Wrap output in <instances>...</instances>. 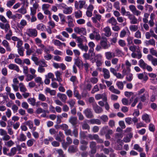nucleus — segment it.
Here are the masks:
<instances>
[{
  "instance_id": "obj_58",
  "label": "nucleus",
  "mask_w": 157,
  "mask_h": 157,
  "mask_svg": "<svg viewBox=\"0 0 157 157\" xmlns=\"http://www.w3.org/2000/svg\"><path fill=\"white\" fill-rule=\"evenodd\" d=\"M24 124L25 125L28 126L30 129L33 127V121L31 120L25 122Z\"/></svg>"
},
{
  "instance_id": "obj_38",
  "label": "nucleus",
  "mask_w": 157,
  "mask_h": 157,
  "mask_svg": "<svg viewBox=\"0 0 157 157\" xmlns=\"http://www.w3.org/2000/svg\"><path fill=\"white\" fill-rule=\"evenodd\" d=\"M36 28L38 30L43 31L45 30V26L43 24L40 23L37 25Z\"/></svg>"
},
{
  "instance_id": "obj_29",
  "label": "nucleus",
  "mask_w": 157,
  "mask_h": 157,
  "mask_svg": "<svg viewBox=\"0 0 157 157\" xmlns=\"http://www.w3.org/2000/svg\"><path fill=\"white\" fill-rule=\"evenodd\" d=\"M69 121L73 125H75L77 124V118L76 117H71L69 119Z\"/></svg>"
},
{
  "instance_id": "obj_8",
  "label": "nucleus",
  "mask_w": 157,
  "mask_h": 157,
  "mask_svg": "<svg viewBox=\"0 0 157 157\" xmlns=\"http://www.w3.org/2000/svg\"><path fill=\"white\" fill-rule=\"evenodd\" d=\"M100 44L101 47L104 49H108L109 47L107 44V40L106 38H104L101 40Z\"/></svg>"
},
{
  "instance_id": "obj_16",
  "label": "nucleus",
  "mask_w": 157,
  "mask_h": 157,
  "mask_svg": "<svg viewBox=\"0 0 157 157\" xmlns=\"http://www.w3.org/2000/svg\"><path fill=\"white\" fill-rule=\"evenodd\" d=\"M57 96L63 102H65L67 99L66 95L64 94L58 93Z\"/></svg>"
},
{
  "instance_id": "obj_28",
  "label": "nucleus",
  "mask_w": 157,
  "mask_h": 157,
  "mask_svg": "<svg viewBox=\"0 0 157 157\" xmlns=\"http://www.w3.org/2000/svg\"><path fill=\"white\" fill-rule=\"evenodd\" d=\"M78 47L80 48L82 51H84L85 52H87L88 49V47L86 45H83L82 44H78Z\"/></svg>"
},
{
  "instance_id": "obj_24",
  "label": "nucleus",
  "mask_w": 157,
  "mask_h": 157,
  "mask_svg": "<svg viewBox=\"0 0 157 157\" xmlns=\"http://www.w3.org/2000/svg\"><path fill=\"white\" fill-rule=\"evenodd\" d=\"M48 93H49L51 95H55L56 94L55 90H51L50 88L46 87L45 90V94L47 95Z\"/></svg>"
},
{
  "instance_id": "obj_25",
  "label": "nucleus",
  "mask_w": 157,
  "mask_h": 157,
  "mask_svg": "<svg viewBox=\"0 0 157 157\" xmlns=\"http://www.w3.org/2000/svg\"><path fill=\"white\" fill-rule=\"evenodd\" d=\"M27 22L26 20L24 19H21L19 24V27L21 29H23L27 25Z\"/></svg>"
},
{
  "instance_id": "obj_15",
  "label": "nucleus",
  "mask_w": 157,
  "mask_h": 157,
  "mask_svg": "<svg viewBox=\"0 0 157 157\" xmlns=\"http://www.w3.org/2000/svg\"><path fill=\"white\" fill-rule=\"evenodd\" d=\"M8 67L10 70H13L16 71L17 72L20 71L19 67L17 65L13 63H11L8 65Z\"/></svg>"
},
{
  "instance_id": "obj_31",
  "label": "nucleus",
  "mask_w": 157,
  "mask_h": 157,
  "mask_svg": "<svg viewBox=\"0 0 157 157\" xmlns=\"http://www.w3.org/2000/svg\"><path fill=\"white\" fill-rule=\"evenodd\" d=\"M78 150L77 146L71 145L70 146L68 149V151L70 153H74Z\"/></svg>"
},
{
  "instance_id": "obj_21",
  "label": "nucleus",
  "mask_w": 157,
  "mask_h": 157,
  "mask_svg": "<svg viewBox=\"0 0 157 157\" xmlns=\"http://www.w3.org/2000/svg\"><path fill=\"white\" fill-rule=\"evenodd\" d=\"M138 78L140 80H143L144 81H146L148 79L147 76L145 75L144 73H140L137 74Z\"/></svg>"
},
{
  "instance_id": "obj_64",
  "label": "nucleus",
  "mask_w": 157,
  "mask_h": 157,
  "mask_svg": "<svg viewBox=\"0 0 157 157\" xmlns=\"http://www.w3.org/2000/svg\"><path fill=\"white\" fill-rule=\"evenodd\" d=\"M17 12L21 13L22 14H24L26 13L27 11L25 8L24 7H22L19 9L17 11Z\"/></svg>"
},
{
  "instance_id": "obj_27",
  "label": "nucleus",
  "mask_w": 157,
  "mask_h": 157,
  "mask_svg": "<svg viewBox=\"0 0 157 157\" xmlns=\"http://www.w3.org/2000/svg\"><path fill=\"white\" fill-rule=\"evenodd\" d=\"M107 22L111 24L112 25H115L117 24V20L113 17L108 19Z\"/></svg>"
},
{
  "instance_id": "obj_6",
  "label": "nucleus",
  "mask_w": 157,
  "mask_h": 157,
  "mask_svg": "<svg viewBox=\"0 0 157 157\" xmlns=\"http://www.w3.org/2000/svg\"><path fill=\"white\" fill-rule=\"evenodd\" d=\"M74 31L75 32L79 34L85 35L86 34V28L82 27H75L74 28Z\"/></svg>"
},
{
  "instance_id": "obj_5",
  "label": "nucleus",
  "mask_w": 157,
  "mask_h": 157,
  "mask_svg": "<svg viewBox=\"0 0 157 157\" xmlns=\"http://www.w3.org/2000/svg\"><path fill=\"white\" fill-rule=\"evenodd\" d=\"M129 8L135 15L139 16L140 15L141 12L137 10L134 5H130L129 6Z\"/></svg>"
},
{
  "instance_id": "obj_26",
  "label": "nucleus",
  "mask_w": 157,
  "mask_h": 157,
  "mask_svg": "<svg viewBox=\"0 0 157 157\" xmlns=\"http://www.w3.org/2000/svg\"><path fill=\"white\" fill-rule=\"evenodd\" d=\"M64 137L63 134L60 132H59L58 134L56 136L55 139L56 140L61 142L62 140V139Z\"/></svg>"
},
{
  "instance_id": "obj_53",
  "label": "nucleus",
  "mask_w": 157,
  "mask_h": 157,
  "mask_svg": "<svg viewBox=\"0 0 157 157\" xmlns=\"http://www.w3.org/2000/svg\"><path fill=\"white\" fill-rule=\"evenodd\" d=\"M145 43L147 45H155V42L154 39H151L148 40H146Z\"/></svg>"
},
{
  "instance_id": "obj_22",
  "label": "nucleus",
  "mask_w": 157,
  "mask_h": 157,
  "mask_svg": "<svg viewBox=\"0 0 157 157\" xmlns=\"http://www.w3.org/2000/svg\"><path fill=\"white\" fill-rule=\"evenodd\" d=\"M105 54L106 59L108 60H110L112 58L115 56V55L114 53L111 52H105Z\"/></svg>"
},
{
  "instance_id": "obj_13",
  "label": "nucleus",
  "mask_w": 157,
  "mask_h": 157,
  "mask_svg": "<svg viewBox=\"0 0 157 157\" xmlns=\"http://www.w3.org/2000/svg\"><path fill=\"white\" fill-rule=\"evenodd\" d=\"M147 58L149 61L151 62L152 64L154 66H156L157 65V59L154 58L150 55L147 56Z\"/></svg>"
},
{
  "instance_id": "obj_60",
  "label": "nucleus",
  "mask_w": 157,
  "mask_h": 157,
  "mask_svg": "<svg viewBox=\"0 0 157 157\" xmlns=\"http://www.w3.org/2000/svg\"><path fill=\"white\" fill-rule=\"evenodd\" d=\"M35 81L38 83L39 85L43 83L41 78L40 77H37L35 78Z\"/></svg>"
},
{
  "instance_id": "obj_12",
  "label": "nucleus",
  "mask_w": 157,
  "mask_h": 157,
  "mask_svg": "<svg viewBox=\"0 0 157 157\" xmlns=\"http://www.w3.org/2000/svg\"><path fill=\"white\" fill-rule=\"evenodd\" d=\"M6 23L5 24H4L0 22V27L1 29L4 30L6 33H7L9 30H10V27L8 22Z\"/></svg>"
},
{
  "instance_id": "obj_48",
  "label": "nucleus",
  "mask_w": 157,
  "mask_h": 157,
  "mask_svg": "<svg viewBox=\"0 0 157 157\" xmlns=\"http://www.w3.org/2000/svg\"><path fill=\"white\" fill-rule=\"evenodd\" d=\"M139 48V47L138 46H136L134 44H133L132 45H131L129 47V49L133 52H135L136 49H138Z\"/></svg>"
},
{
  "instance_id": "obj_23",
  "label": "nucleus",
  "mask_w": 157,
  "mask_h": 157,
  "mask_svg": "<svg viewBox=\"0 0 157 157\" xmlns=\"http://www.w3.org/2000/svg\"><path fill=\"white\" fill-rule=\"evenodd\" d=\"M55 73L57 80L59 82H61L62 81L61 77L62 73L59 71H57L55 72Z\"/></svg>"
},
{
  "instance_id": "obj_47",
  "label": "nucleus",
  "mask_w": 157,
  "mask_h": 157,
  "mask_svg": "<svg viewBox=\"0 0 157 157\" xmlns=\"http://www.w3.org/2000/svg\"><path fill=\"white\" fill-rule=\"evenodd\" d=\"M17 151V148L16 147H13L11 149L10 152L9 153L8 155L10 156L16 154Z\"/></svg>"
},
{
  "instance_id": "obj_61",
  "label": "nucleus",
  "mask_w": 157,
  "mask_h": 157,
  "mask_svg": "<svg viewBox=\"0 0 157 157\" xmlns=\"http://www.w3.org/2000/svg\"><path fill=\"white\" fill-rule=\"evenodd\" d=\"M14 144V142L12 140H10L5 142V144L6 146L10 147Z\"/></svg>"
},
{
  "instance_id": "obj_37",
  "label": "nucleus",
  "mask_w": 157,
  "mask_h": 157,
  "mask_svg": "<svg viewBox=\"0 0 157 157\" xmlns=\"http://www.w3.org/2000/svg\"><path fill=\"white\" fill-rule=\"evenodd\" d=\"M20 91L21 92H25L27 91V89L22 83H20L19 84Z\"/></svg>"
},
{
  "instance_id": "obj_50",
  "label": "nucleus",
  "mask_w": 157,
  "mask_h": 157,
  "mask_svg": "<svg viewBox=\"0 0 157 157\" xmlns=\"http://www.w3.org/2000/svg\"><path fill=\"white\" fill-rule=\"evenodd\" d=\"M16 0H8L6 3V6L8 7H11L15 3Z\"/></svg>"
},
{
  "instance_id": "obj_59",
  "label": "nucleus",
  "mask_w": 157,
  "mask_h": 157,
  "mask_svg": "<svg viewBox=\"0 0 157 157\" xmlns=\"http://www.w3.org/2000/svg\"><path fill=\"white\" fill-rule=\"evenodd\" d=\"M129 137L127 136L124 138V141L125 143L130 141L131 138L132 137V134L131 133L128 134Z\"/></svg>"
},
{
  "instance_id": "obj_2",
  "label": "nucleus",
  "mask_w": 157,
  "mask_h": 157,
  "mask_svg": "<svg viewBox=\"0 0 157 157\" xmlns=\"http://www.w3.org/2000/svg\"><path fill=\"white\" fill-rule=\"evenodd\" d=\"M25 33L29 37H35L37 36L38 32L35 29L29 28Z\"/></svg>"
},
{
  "instance_id": "obj_51",
  "label": "nucleus",
  "mask_w": 157,
  "mask_h": 157,
  "mask_svg": "<svg viewBox=\"0 0 157 157\" xmlns=\"http://www.w3.org/2000/svg\"><path fill=\"white\" fill-rule=\"evenodd\" d=\"M113 34L114 35V37L110 39V41L111 43H115L117 41L118 34L117 33H115Z\"/></svg>"
},
{
  "instance_id": "obj_36",
  "label": "nucleus",
  "mask_w": 157,
  "mask_h": 157,
  "mask_svg": "<svg viewBox=\"0 0 157 157\" xmlns=\"http://www.w3.org/2000/svg\"><path fill=\"white\" fill-rule=\"evenodd\" d=\"M72 12V8L71 7L65 8L63 10V12L66 14H71Z\"/></svg>"
},
{
  "instance_id": "obj_43",
  "label": "nucleus",
  "mask_w": 157,
  "mask_h": 157,
  "mask_svg": "<svg viewBox=\"0 0 157 157\" xmlns=\"http://www.w3.org/2000/svg\"><path fill=\"white\" fill-rule=\"evenodd\" d=\"M90 122L93 124H96L100 125L101 123V122L98 119H91L90 121Z\"/></svg>"
},
{
  "instance_id": "obj_18",
  "label": "nucleus",
  "mask_w": 157,
  "mask_h": 157,
  "mask_svg": "<svg viewBox=\"0 0 157 157\" xmlns=\"http://www.w3.org/2000/svg\"><path fill=\"white\" fill-rule=\"evenodd\" d=\"M2 44L3 46L5 47L7 51L10 52L11 50V48L8 42L6 40H3Z\"/></svg>"
},
{
  "instance_id": "obj_19",
  "label": "nucleus",
  "mask_w": 157,
  "mask_h": 157,
  "mask_svg": "<svg viewBox=\"0 0 157 157\" xmlns=\"http://www.w3.org/2000/svg\"><path fill=\"white\" fill-rule=\"evenodd\" d=\"M92 56L91 54L90 55L87 53H85L83 55V57L85 60L89 59L92 63H94L95 62V60H93Z\"/></svg>"
},
{
  "instance_id": "obj_11",
  "label": "nucleus",
  "mask_w": 157,
  "mask_h": 157,
  "mask_svg": "<svg viewBox=\"0 0 157 157\" xmlns=\"http://www.w3.org/2000/svg\"><path fill=\"white\" fill-rule=\"evenodd\" d=\"M93 107L94 111L97 113H101L103 112L102 108L98 106L96 103H94Z\"/></svg>"
},
{
  "instance_id": "obj_45",
  "label": "nucleus",
  "mask_w": 157,
  "mask_h": 157,
  "mask_svg": "<svg viewBox=\"0 0 157 157\" xmlns=\"http://www.w3.org/2000/svg\"><path fill=\"white\" fill-rule=\"evenodd\" d=\"M36 99L34 98H30L27 100L28 102L32 105L34 106L36 104Z\"/></svg>"
},
{
  "instance_id": "obj_52",
  "label": "nucleus",
  "mask_w": 157,
  "mask_h": 157,
  "mask_svg": "<svg viewBox=\"0 0 157 157\" xmlns=\"http://www.w3.org/2000/svg\"><path fill=\"white\" fill-rule=\"evenodd\" d=\"M116 85L119 89L121 90L123 89L124 85L123 82L121 81H117L116 83Z\"/></svg>"
},
{
  "instance_id": "obj_9",
  "label": "nucleus",
  "mask_w": 157,
  "mask_h": 157,
  "mask_svg": "<svg viewBox=\"0 0 157 157\" xmlns=\"http://www.w3.org/2000/svg\"><path fill=\"white\" fill-rule=\"evenodd\" d=\"M103 31L104 32V35L107 37H110L112 35V32L110 28L107 26L103 29Z\"/></svg>"
},
{
  "instance_id": "obj_30",
  "label": "nucleus",
  "mask_w": 157,
  "mask_h": 157,
  "mask_svg": "<svg viewBox=\"0 0 157 157\" xmlns=\"http://www.w3.org/2000/svg\"><path fill=\"white\" fill-rule=\"evenodd\" d=\"M36 44L40 48L43 47L44 44L42 43V41L39 38H36L35 39Z\"/></svg>"
},
{
  "instance_id": "obj_44",
  "label": "nucleus",
  "mask_w": 157,
  "mask_h": 157,
  "mask_svg": "<svg viewBox=\"0 0 157 157\" xmlns=\"http://www.w3.org/2000/svg\"><path fill=\"white\" fill-rule=\"evenodd\" d=\"M74 94L75 97L78 99H80L81 98V96L79 94L78 91L76 88H74Z\"/></svg>"
},
{
  "instance_id": "obj_40",
  "label": "nucleus",
  "mask_w": 157,
  "mask_h": 157,
  "mask_svg": "<svg viewBox=\"0 0 157 157\" xmlns=\"http://www.w3.org/2000/svg\"><path fill=\"white\" fill-rule=\"evenodd\" d=\"M139 66L141 68L144 69L146 68L147 64L144 62L143 59H140L139 61Z\"/></svg>"
},
{
  "instance_id": "obj_20",
  "label": "nucleus",
  "mask_w": 157,
  "mask_h": 157,
  "mask_svg": "<svg viewBox=\"0 0 157 157\" xmlns=\"http://www.w3.org/2000/svg\"><path fill=\"white\" fill-rule=\"evenodd\" d=\"M102 71L103 73V76L105 79H108L110 78V73L108 69L104 68L103 69Z\"/></svg>"
},
{
  "instance_id": "obj_54",
  "label": "nucleus",
  "mask_w": 157,
  "mask_h": 157,
  "mask_svg": "<svg viewBox=\"0 0 157 157\" xmlns=\"http://www.w3.org/2000/svg\"><path fill=\"white\" fill-rule=\"evenodd\" d=\"M38 98L39 100L44 101L46 99L45 96L42 93H39L38 95Z\"/></svg>"
},
{
  "instance_id": "obj_4",
  "label": "nucleus",
  "mask_w": 157,
  "mask_h": 157,
  "mask_svg": "<svg viewBox=\"0 0 157 157\" xmlns=\"http://www.w3.org/2000/svg\"><path fill=\"white\" fill-rule=\"evenodd\" d=\"M86 1L84 0H79L78 2L75 1V6L77 10L81 9L83 8L86 4Z\"/></svg>"
},
{
  "instance_id": "obj_3",
  "label": "nucleus",
  "mask_w": 157,
  "mask_h": 157,
  "mask_svg": "<svg viewBox=\"0 0 157 157\" xmlns=\"http://www.w3.org/2000/svg\"><path fill=\"white\" fill-rule=\"evenodd\" d=\"M101 18V16L99 14H95V16L91 18L93 23L96 24V26L97 28H99L100 26V25L98 21H100Z\"/></svg>"
},
{
  "instance_id": "obj_10",
  "label": "nucleus",
  "mask_w": 157,
  "mask_h": 157,
  "mask_svg": "<svg viewBox=\"0 0 157 157\" xmlns=\"http://www.w3.org/2000/svg\"><path fill=\"white\" fill-rule=\"evenodd\" d=\"M95 98L97 100L102 99L103 101H107V97L105 94H98L95 95Z\"/></svg>"
},
{
  "instance_id": "obj_49",
  "label": "nucleus",
  "mask_w": 157,
  "mask_h": 157,
  "mask_svg": "<svg viewBox=\"0 0 157 157\" xmlns=\"http://www.w3.org/2000/svg\"><path fill=\"white\" fill-rule=\"evenodd\" d=\"M82 12L80 10L75 11V16L76 18H78L82 17Z\"/></svg>"
},
{
  "instance_id": "obj_17",
  "label": "nucleus",
  "mask_w": 157,
  "mask_h": 157,
  "mask_svg": "<svg viewBox=\"0 0 157 157\" xmlns=\"http://www.w3.org/2000/svg\"><path fill=\"white\" fill-rule=\"evenodd\" d=\"M26 139V136L23 132H21L17 138V140L19 142L25 141Z\"/></svg>"
},
{
  "instance_id": "obj_55",
  "label": "nucleus",
  "mask_w": 157,
  "mask_h": 157,
  "mask_svg": "<svg viewBox=\"0 0 157 157\" xmlns=\"http://www.w3.org/2000/svg\"><path fill=\"white\" fill-rule=\"evenodd\" d=\"M8 31V33L6 35L5 38L6 40H11V37L12 35V33L10 29Z\"/></svg>"
},
{
  "instance_id": "obj_63",
  "label": "nucleus",
  "mask_w": 157,
  "mask_h": 157,
  "mask_svg": "<svg viewBox=\"0 0 157 157\" xmlns=\"http://www.w3.org/2000/svg\"><path fill=\"white\" fill-rule=\"evenodd\" d=\"M100 119L104 122H106L108 120V116L105 115H103L100 117Z\"/></svg>"
},
{
  "instance_id": "obj_57",
  "label": "nucleus",
  "mask_w": 157,
  "mask_h": 157,
  "mask_svg": "<svg viewBox=\"0 0 157 157\" xmlns=\"http://www.w3.org/2000/svg\"><path fill=\"white\" fill-rule=\"evenodd\" d=\"M142 119L145 121L146 122H149L150 121V119L148 115L145 114L143 115L142 117Z\"/></svg>"
},
{
  "instance_id": "obj_42",
  "label": "nucleus",
  "mask_w": 157,
  "mask_h": 157,
  "mask_svg": "<svg viewBox=\"0 0 157 157\" xmlns=\"http://www.w3.org/2000/svg\"><path fill=\"white\" fill-rule=\"evenodd\" d=\"M35 141V140L34 139H30L27 141L26 142L27 145L29 147H31L33 145Z\"/></svg>"
},
{
  "instance_id": "obj_14",
  "label": "nucleus",
  "mask_w": 157,
  "mask_h": 157,
  "mask_svg": "<svg viewBox=\"0 0 157 157\" xmlns=\"http://www.w3.org/2000/svg\"><path fill=\"white\" fill-rule=\"evenodd\" d=\"M88 45L90 48V49L89 50V52L91 53L92 56H94V53L93 52L94 50V48L95 46V44L93 42L90 41L88 43Z\"/></svg>"
},
{
  "instance_id": "obj_34",
  "label": "nucleus",
  "mask_w": 157,
  "mask_h": 157,
  "mask_svg": "<svg viewBox=\"0 0 157 157\" xmlns=\"http://www.w3.org/2000/svg\"><path fill=\"white\" fill-rule=\"evenodd\" d=\"M67 103L69 104L71 108L75 106V100L73 99H70L67 101Z\"/></svg>"
},
{
  "instance_id": "obj_32",
  "label": "nucleus",
  "mask_w": 157,
  "mask_h": 157,
  "mask_svg": "<svg viewBox=\"0 0 157 157\" xmlns=\"http://www.w3.org/2000/svg\"><path fill=\"white\" fill-rule=\"evenodd\" d=\"M129 19L130 20V23L132 24H135L138 23L137 19L133 15H132V17H131L129 18Z\"/></svg>"
},
{
  "instance_id": "obj_39",
  "label": "nucleus",
  "mask_w": 157,
  "mask_h": 157,
  "mask_svg": "<svg viewBox=\"0 0 157 157\" xmlns=\"http://www.w3.org/2000/svg\"><path fill=\"white\" fill-rule=\"evenodd\" d=\"M36 113L37 114H39L42 113H49V111L48 110L44 109L41 107L38 108L36 110Z\"/></svg>"
},
{
  "instance_id": "obj_56",
  "label": "nucleus",
  "mask_w": 157,
  "mask_h": 157,
  "mask_svg": "<svg viewBox=\"0 0 157 157\" xmlns=\"http://www.w3.org/2000/svg\"><path fill=\"white\" fill-rule=\"evenodd\" d=\"M88 137L91 140H93L94 139L95 140H97L98 138V136L97 134H94L92 135L90 134L88 135Z\"/></svg>"
},
{
  "instance_id": "obj_41",
  "label": "nucleus",
  "mask_w": 157,
  "mask_h": 157,
  "mask_svg": "<svg viewBox=\"0 0 157 157\" xmlns=\"http://www.w3.org/2000/svg\"><path fill=\"white\" fill-rule=\"evenodd\" d=\"M129 29L131 31L135 32L138 30V26L133 25H131L129 26Z\"/></svg>"
},
{
  "instance_id": "obj_46",
  "label": "nucleus",
  "mask_w": 157,
  "mask_h": 157,
  "mask_svg": "<svg viewBox=\"0 0 157 157\" xmlns=\"http://www.w3.org/2000/svg\"><path fill=\"white\" fill-rule=\"evenodd\" d=\"M26 75V78L25 79V80L27 82L31 81L33 79L35 78L36 76L33 75L31 74H27Z\"/></svg>"
},
{
  "instance_id": "obj_33",
  "label": "nucleus",
  "mask_w": 157,
  "mask_h": 157,
  "mask_svg": "<svg viewBox=\"0 0 157 157\" xmlns=\"http://www.w3.org/2000/svg\"><path fill=\"white\" fill-rule=\"evenodd\" d=\"M149 95L147 92H146L142 95L140 96V98L141 101L142 102H144L146 100L147 98H148Z\"/></svg>"
},
{
  "instance_id": "obj_1",
  "label": "nucleus",
  "mask_w": 157,
  "mask_h": 157,
  "mask_svg": "<svg viewBox=\"0 0 157 157\" xmlns=\"http://www.w3.org/2000/svg\"><path fill=\"white\" fill-rule=\"evenodd\" d=\"M92 33L89 35V37L91 40L95 39L97 41L101 39V36L99 33L98 29L95 28H93L92 29Z\"/></svg>"
},
{
  "instance_id": "obj_7",
  "label": "nucleus",
  "mask_w": 157,
  "mask_h": 157,
  "mask_svg": "<svg viewBox=\"0 0 157 157\" xmlns=\"http://www.w3.org/2000/svg\"><path fill=\"white\" fill-rule=\"evenodd\" d=\"M83 113L86 116L89 118H91L94 117L91 109L87 108L83 111Z\"/></svg>"
},
{
  "instance_id": "obj_35",
  "label": "nucleus",
  "mask_w": 157,
  "mask_h": 157,
  "mask_svg": "<svg viewBox=\"0 0 157 157\" xmlns=\"http://www.w3.org/2000/svg\"><path fill=\"white\" fill-rule=\"evenodd\" d=\"M109 90L112 93L117 94H119L120 93V91L114 88L113 86H110L109 88Z\"/></svg>"
},
{
  "instance_id": "obj_62",
  "label": "nucleus",
  "mask_w": 157,
  "mask_h": 157,
  "mask_svg": "<svg viewBox=\"0 0 157 157\" xmlns=\"http://www.w3.org/2000/svg\"><path fill=\"white\" fill-rule=\"evenodd\" d=\"M133 37L128 36L127 38L128 44L130 45L133 44Z\"/></svg>"
}]
</instances>
